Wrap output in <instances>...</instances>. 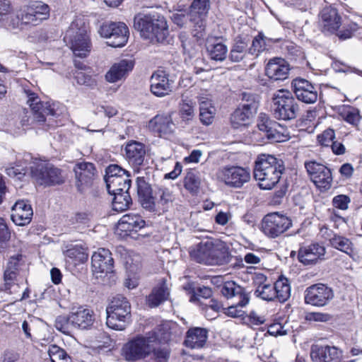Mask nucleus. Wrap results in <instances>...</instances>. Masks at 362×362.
Masks as SVG:
<instances>
[{
    "label": "nucleus",
    "instance_id": "nucleus-1",
    "mask_svg": "<svg viewBox=\"0 0 362 362\" xmlns=\"http://www.w3.org/2000/svg\"><path fill=\"white\" fill-rule=\"evenodd\" d=\"M134 27L142 38L153 43L163 42L169 35L165 18L158 13L136 15Z\"/></svg>",
    "mask_w": 362,
    "mask_h": 362
},
{
    "label": "nucleus",
    "instance_id": "nucleus-2",
    "mask_svg": "<svg viewBox=\"0 0 362 362\" xmlns=\"http://www.w3.org/2000/svg\"><path fill=\"white\" fill-rule=\"evenodd\" d=\"M190 255L197 262L209 265H223L230 259L229 247L222 241L201 243Z\"/></svg>",
    "mask_w": 362,
    "mask_h": 362
},
{
    "label": "nucleus",
    "instance_id": "nucleus-3",
    "mask_svg": "<svg viewBox=\"0 0 362 362\" xmlns=\"http://www.w3.org/2000/svg\"><path fill=\"white\" fill-rule=\"evenodd\" d=\"M160 342L156 332H150L146 336H138L123 347V355L127 361H136L149 356L154 345Z\"/></svg>",
    "mask_w": 362,
    "mask_h": 362
},
{
    "label": "nucleus",
    "instance_id": "nucleus-4",
    "mask_svg": "<svg viewBox=\"0 0 362 362\" xmlns=\"http://www.w3.org/2000/svg\"><path fill=\"white\" fill-rule=\"evenodd\" d=\"M107 327L116 330L125 328L126 322L130 318L131 305L122 295H117L110 300L106 308Z\"/></svg>",
    "mask_w": 362,
    "mask_h": 362
},
{
    "label": "nucleus",
    "instance_id": "nucleus-5",
    "mask_svg": "<svg viewBox=\"0 0 362 362\" xmlns=\"http://www.w3.org/2000/svg\"><path fill=\"white\" fill-rule=\"evenodd\" d=\"M64 40L71 45L75 56L86 57L91 50V44L85 26H80L78 21L71 23L66 30Z\"/></svg>",
    "mask_w": 362,
    "mask_h": 362
},
{
    "label": "nucleus",
    "instance_id": "nucleus-6",
    "mask_svg": "<svg viewBox=\"0 0 362 362\" xmlns=\"http://www.w3.org/2000/svg\"><path fill=\"white\" fill-rule=\"evenodd\" d=\"M291 175L284 162L273 156V205L280 204L290 186Z\"/></svg>",
    "mask_w": 362,
    "mask_h": 362
},
{
    "label": "nucleus",
    "instance_id": "nucleus-7",
    "mask_svg": "<svg viewBox=\"0 0 362 362\" xmlns=\"http://www.w3.org/2000/svg\"><path fill=\"white\" fill-rule=\"evenodd\" d=\"M273 109L275 117L280 119H292L296 117L298 106L287 89L281 88L273 94Z\"/></svg>",
    "mask_w": 362,
    "mask_h": 362
},
{
    "label": "nucleus",
    "instance_id": "nucleus-8",
    "mask_svg": "<svg viewBox=\"0 0 362 362\" xmlns=\"http://www.w3.org/2000/svg\"><path fill=\"white\" fill-rule=\"evenodd\" d=\"M33 178L40 185H54L64 182L61 170L45 162H33L30 166Z\"/></svg>",
    "mask_w": 362,
    "mask_h": 362
},
{
    "label": "nucleus",
    "instance_id": "nucleus-9",
    "mask_svg": "<svg viewBox=\"0 0 362 362\" xmlns=\"http://www.w3.org/2000/svg\"><path fill=\"white\" fill-rule=\"evenodd\" d=\"M99 33L103 37L108 40V45L112 47L124 46L129 35L128 27L122 22L103 23L100 28Z\"/></svg>",
    "mask_w": 362,
    "mask_h": 362
},
{
    "label": "nucleus",
    "instance_id": "nucleus-10",
    "mask_svg": "<svg viewBox=\"0 0 362 362\" xmlns=\"http://www.w3.org/2000/svg\"><path fill=\"white\" fill-rule=\"evenodd\" d=\"M219 180L227 186L240 188L250 180V173L246 168L239 166L225 167L217 173Z\"/></svg>",
    "mask_w": 362,
    "mask_h": 362
},
{
    "label": "nucleus",
    "instance_id": "nucleus-11",
    "mask_svg": "<svg viewBox=\"0 0 362 362\" xmlns=\"http://www.w3.org/2000/svg\"><path fill=\"white\" fill-rule=\"evenodd\" d=\"M21 21L25 25H36L49 16V6L42 1H33L20 9Z\"/></svg>",
    "mask_w": 362,
    "mask_h": 362
},
{
    "label": "nucleus",
    "instance_id": "nucleus-12",
    "mask_svg": "<svg viewBox=\"0 0 362 362\" xmlns=\"http://www.w3.org/2000/svg\"><path fill=\"white\" fill-rule=\"evenodd\" d=\"M211 8L209 0H193L188 11L189 21L198 33H202L206 25V19Z\"/></svg>",
    "mask_w": 362,
    "mask_h": 362
},
{
    "label": "nucleus",
    "instance_id": "nucleus-13",
    "mask_svg": "<svg viewBox=\"0 0 362 362\" xmlns=\"http://www.w3.org/2000/svg\"><path fill=\"white\" fill-rule=\"evenodd\" d=\"M334 298L332 289L322 284L308 287L305 291V303L316 307L327 305Z\"/></svg>",
    "mask_w": 362,
    "mask_h": 362
},
{
    "label": "nucleus",
    "instance_id": "nucleus-14",
    "mask_svg": "<svg viewBox=\"0 0 362 362\" xmlns=\"http://www.w3.org/2000/svg\"><path fill=\"white\" fill-rule=\"evenodd\" d=\"M28 98L27 103L31 108L33 121L39 124H42L46 120V117L55 116L57 114L54 107V104L49 102L42 103L39 97L30 90H25Z\"/></svg>",
    "mask_w": 362,
    "mask_h": 362
},
{
    "label": "nucleus",
    "instance_id": "nucleus-15",
    "mask_svg": "<svg viewBox=\"0 0 362 362\" xmlns=\"http://www.w3.org/2000/svg\"><path fill=\"white\" fill-rule=\"evenodd\" d=\"M305 166L311 180L316 187L324 189L331 187L332 176V172L328 168L315 161L305 163Z\"/></svg>",
    "mask_w": 362,
    "mask_h": 362
},
{
    "label": "nucleus",
    "instance_id": "nucleus-16",
    "mask_svg": "<svg viewBox=\"0 0 362 362\" xmlns=\"http://www.w3.org/2000/svg\"><path fill=\"white\" fill-rule=\"evenodd\" d=\"M151 92L156 97L162 98L170 94L174 81L164 70H157L151 76Z\"/></svg>",
    "mask_w": 362,
    "mask_h": 362
},
{
    "label": "nucleus",
    "instance_id": "nucleus-17",
    "mask_svg": "<svg viewBox=\"0 0 362 362\" xmlns=\"http://www.w3.org/2000/svg\"><path fill=\"white\" fill-rule=\"evenodd\" d=\"M76 179V187L81 192L92 185L97 174L93 163L90 162H80L76 164L74 168Z\"/></svg>",
    "mask_w": 362,
    "mask_h": 362
},
{
    "label": "nucleus",
    "instance_id": "nucleus-18",
    "mask_svg": "<svg viewBox=\"0 0 362 362\" xmlns=\"http://www.w3.org/2000/svg\"><path fill=\"white\" fill-rule=\"evenodd\" d=\"M270 158H272L270 155H261L255 163L254 177L259 181V187L262 189H272V181L269 177L272 172Z\"/></svg>",
    "mask_w": 362,
    "mask_h": 362
},
{
    "label": "nucleus",
    "instance_id": "nucleus-19",
    "mask_svg": "<svg viewBox=\"0 0 362 362\" xmlns=\"http://www.w3.org/2000/svg\"><path fill=\"white\" fill-rule=\"evenodd\" d=\"M310 357L313 362H341L342 351L334 346L313 345Z\"/></svg>",
    "mask_w": 362,
    "mask_h": 362
},
{
    "label": "nucleus",
    "instance_id": "nucleus-20",
    "mask_svg": "<svg viewBox=\"0 0 362 362\" xmlns=\"http://www.w3.org/2000/svg\"><path fill=\"white\" fill-rule=\"evenodd\" d=\"M296 98L305 103H314L317 99V87L306 79L297 78L292 82Z\"/></svg>",
    "mask_w": 362,
    "mask_h": 362
},
{
    "label": "nucleus",
    "instance_id": "nucleus-21",
    "mask_svg": "<svg viewBox=\"0 0 362 362\" xmlns=\"http://www.w3.org/2000/svg\"><path fill=\"white\" fill-rule=\"evenodd\" d=\"M92 268L94 273H111L113 271V258L109 250L99 248L91 258Z\"/></svg>",
    "mask_w": 362,
    "mask_h": 362
},
{
    "label": "nucleus",
    "instance_id": "nucleus-22",
    "mask_svg": "<svg viewBox=\"0 0 362 362\" xmlns=\"http://www.w3.org/2000/svg\"><path fill=\"white\" fill-rule=\"evenodd\" d=\"M33 216V211L31 205L24 200L17 201L11 208V218L16 226L28 225Z\"/></svg>",
    "mask_w": 362,
    "mask_h": 362
},
{
    "label": "nucleus",
    "instance_id": "nucleus-23",
    "mask_svg": "<svg viewBox=\"0 0 362 362\" xmlns=\"http://www.w3.org/2000/svg\"><path fill=\"white\" fill-rule=\"evenodd\" d=\"M146 225L145 221L139 214H127L124 215L118 221L116 232L119 235H128L131 232H137Z\"/></svg>",
    "mask_w": 362,
    "mask_h": 362
},
{
    "label": "nucleus",
    "instance_id": "nucleus-24",
    "mask_svg": "<svg viewBox=\"0 0 362 362\" xmlns=\"http://www.w3.org/2000/svg\"><path fill=\"white\" fill-rule=\"evenodd\" d=\"M134 63L132 60L122 59L115 63L105 74V79L109 83H116L124 80L133 69Z\"/></svg>",
    "mask_w": 362,
    "mask_h": 362
},
{
    "label": "nucleus",
    "instance_id": "nucleus-25",
    "mask_svg": "<svg viewBox=\"0 0 362 362\" xmlns=\"http://www.w3.org/2000/svg\"><path fill=\"white\" fill-rule=\"evenodd\" d=\"M325 254V248L324 246L318 243H313L300 247L298 251V258L304 265H310L315 264Z\"/></svg>",
    "mask_w": 362,
    "mask_h": 362
},
{
    "label": "nucleus",
    "instance_id": "nucleus-26",
    "mask_svg": "<svg viewBox=\"0 0 362 362\" xmlns=\"http://www.w3.org/2000/svg\"><path fill=\"white\" fill-rule=\"evenodd\" d=\"M257 108V104L254 100L251 103L243 104L241 107L237 108L230 117L233 127L238 129L240 126L246 125Z\"/></svg>",
    "mask_w": 362,
    "mask_h": 362
},
{
    "label": "nucleus",
    "instance_id": "nucleus-27",
    "mask_svg": "<svg viewBox=\"0 0 362 362\" xmlns=\"http://www.w3.org/2000/svg\"><path fill=\"white\" fill-rule=\"evenodd\" d=\"M125 158L128 163L134 167H139L143 165L146 158L145 146L137 141L128 143L124 148Z\"/></svg>",
    "mask_w": 362,
    "mask_h": 362
},
{
    "label": "nucleus",
    "instance_id": "nucleus-28",
    "mask_svg": "<svg viewBox=\"0 0 362 362\" xmlns=\"http://www.w3.org/2000/svg\"><path fill=\"white\" fill-rule=\"evenodd\" d=\"M149 128L162 136L173 133L175 124L170 114L158 115L150 120Z\"/></svg>",
    "mask_w": 362,
    "mask_h": 362
},
{
    "label": "nucleus",
    "instance_id": "nucleus-29",
    "mask_svg": "<svg viewBox=\"0 0 362 362\" xmlns=\"http://www.w3.org/2000/svg\"><path fill=\"white\" fill-rule=\"evenodd\" d=\"M70 314V320L74 329H88L95 320L93 312L88 308L80 307L76 311H71Z\"/></svg>",
    "mask_w": 362,
    "mask_h": 362
},
{
    "label": "nucleus",
    "instance_id": "nucleus-30",
    "mask_svg": "<svg viewBox=\"0 0 362 362\" xmlns=\"http://www.w3.org/2000/svg\"><path fill=\"white\" fill-rule=\"evenodd\" d=\"M324 30L335 33L341 26V17L337 9L331 6L325 7L321 11Z\"/></svg>",
    "mask_w": 362,
    "mask_h": 362
},
{
    "label": "nucleus",
    "instance_id": "nucleus-31",
    "mask_svg": "<svg viewBox=\"0 0 362 362\" xmlns=\"http://www.w3.org/2000/svg\"><path fill=\"white\" fill-rule=\"evenodd\" d=\"M208 332L204 328H190L186 333L185 345L190 349L202 348L207 340Z\"/></svg>",
    "mask_w": 362,
    "mask_h": 362
},
{
    "label": "nucleus",
    "instance_id": "nucleus-32",
    "mask_svg": "<svg viewBox=\"0 0 362 362\" xmlns=\"http://www.w3.org/2000/svg\"><path fill=\"white\" fill-rule=\"evenodd\" d=\"M137 193L144 208L152 209L154 205L153 190L151 185L144 177L136 179Z\"/></svg>",
    "mask_w": 362,
    "mask_h": 362
},
{
    "label": "nucleus",
    "instance_id": "nucleus-33",
    "mask_svg": "<svg viewBox=\"0 0 362 362\" xmlns=\"http://www.w3.org/2000/svg\"><path fill=\"white\" fill-rule=\"evenodd\" d=\"M222 294L227 298L239 296L240 300L238 304L240 307H245L249 303L248 294L245 293L244 288L236 284L234 281H226L222 288Z\"/></svg>",
    "mask_w": 362,
    "mask_h": 362
},
{
    "label": "nucleus",
    "instance_id": "nucleus-34",
    "mask_svg": "<svg viewBox=\"0 0 362 362\" xmlns=\"http://www.w3.org/2000/svg\"><path fill=\"white\" fill-rule=\"evenodd\" d=\"M170 295L169 288L166 284V280L163 279L155 286L147 298V303L151 308L158 306L165 301Z\"/></svg>",
    "mask_w": 362,
    "mask_h": 362
},
{
    "label": "nucleus",
    "instance_id": "nucleus-35",
    "mask_svg": "<svg viewBox=\"0 0 362 362\" xmlns=\"http://www.w3.org/2000/svg\"><path fill=\"white\" fill-rule=\"evenodd\" d=\"M109 194L129 191L131 186L130 173H127L122 177H115L105 181Z\"/></svg>",
    "mask_w": 362,
    "mask_h": 362
},
{
    "label": "nucleus",
    "instance_id": "nucleus-36",
    "mask_svg": "<svg viewBox=\"0 0 362 362\" xmlns=\"http://www.w3.org/2000/svg\"><path fill=\"white\" fill-rule=\"evenodd\" d=\"M201 185L200 173L195 169H189L184 179L185 188L192 194H197L199 192Z\"/></svg>",
    "mask_w": 362,
    "mask_h": 362
},
{
    "label": "nucleus",
    "instance_id": "nucleus-37",
    "mask_svg": "<svg viewBox=\"0 0 362 362\" xmlns=\"http://www.w3.org/2000/svg\"><path fill=\"white\" fill-rule=\"evenodd\" d=\"M290 71L289 64L282 58H273V82L288 78Z\"/></svg>",
    "mask_w": 362,
    "mask_h": 362
},
{
    "label": "nucleus",
    "instance_id": "nucleus-38",
    "mask_svg": "<svg viewBox=\"0 0 362 362\" xmlns=\"http://www.w3.org/2000/svg\"><path fill=\"white\" fill-rule=\"evenodd\" d=\"M27 158H23V160H18L15 163L10 164L5 169L6 175L16 180H22L27 173Z\"/></svg>",
    "mask_w": 362,
    "mask_h": 362
},
{
    "label": "nucleus",
    "instance_id": "nucleus-39",
    "mask_svg": "<svg viewBox=\"0 0 362 362\" xmlns=\"http://www.w3.org/2000/svg\"><path fill=\"white\" fill-rule=\"evenodd\" d=\"M334 33L341 40L350 39L356 34L362 40V28L354 22L344 25L341 29L339 28Z\"/></svg>",
    "mask_w": 362,
    "mask_h": 362
},
{
    "label": "nucleus",
    "instance_id": "nucleus-40",
    "mask_svg": "<svg viewBox=\"0 0 362 362\" xmlns=\"http://www.w3.org/2000/svg\"><path fill=\"white\" fill-rule=\"evenodd\" d=\"M291 226V221L285 215L273 212V238L285 232Z\"/></svg>",
    "mask_w": 362,
    "mask_h": 362
},
{
    "label": "nucleus",
    "instance_id": "nucleus-41",
    "mask_svg": "<svg viewBox=\"0 0 362 362\" xmlns=\"http://www.w3.org/2000/svg\"><path fill=\"white\" fill-rule=\"evenodd\" d=\"M206 50L209 58L217 62H223L228 53V47L222 42L209 43Z\"/></svg>",
    "mask_w": 362,
    "mask_h": 362
},
{
    "label": "nucleus",
    "instance_id": "nucleus-42",
    "mask_svg": "<svg viewBox=\"0 0 362 362\" xmlns=\"http://www.w3.org/2000/svg\"><path fill=\"white\" fill-rule=\"evenodd\" d=\"M329 243L334 248L349 256H351L354 253L353 243L347 238L334 234L333 237L329 239Z\"/></svg>",
    "mask_w": 362,
    "mask_h": 362
},
{
    "label": "nucleus",
    "instance_id": "nucleus-43",
    "mask_svg": "<svg viewBox=\"0 0 362 362\" xmlns=\"http://www.w3.org/2000/svg\"><path fill=\"white\" fill-rule=\"evenodd\" d=\"M114 196L112 200V209L116 211H123L127 209L131 204L132 199L129 191L111 193Z\"/></svg>",
    "mask_w": 362,
    "mask_h": 362
},
{
    "label": "nucleus",
    "instance_id": "nucleus-44",
    "mask_svg": "<svg viewBox=\"0 0 362 362\" xmlns=\"http://www.w3.org/2000/svg\"><path fill=\"white\" fill-rule=\"evenodd\" d=\"M215 113L216 109L210 102L203 101L200 103L199 119L203 124L209 125L212 124Z\"/></svg>",
    "mask_w": 362,
    "mask_h": 362
},
{
    "label": "nucleus",
    "instance_id": "nucleus-45",
    "mask_svg": "<svg viewBox=\"0 0 362 362\" xmlns=\"http://www.w3.org/2000/svg\"><path fill=\"white\" fill-rule=\"evenodd\" d=\"M273 288L276 293L275 296L279 301H285L290 296L291 287L286 278L279 277L274 283Z\"/></svg>",
    "mask_w": 362,
    "mask_h": 362
},
{
    "label": "nucleus",
    "instance_id": "nucleus-46",
    "mask_svg": "<svg viewBox=\"0 0 362 362\" xmlns=\"http://www.w3.org/2000/svg\"><path fill=\"white\" fill-rule=\"evenodd\" d=\"M47 353L52 362H72L71 356L57 345H50Z\"/></svg>",
    "mask_w": 362,
    "mask_h": 362
},
{
    "label": "nucleus",
    "instance_id": "nucleus-47",
    "mask_svg": "<svg viewBox=\"0 0 362 362\" xmlns=\"http://www.w3.org/2000/svg\"><path fill=\"white\" fill-rule=\"evenodd\" d=\"M64 255L74 261V264H76L78 262H84L88 259V255L86 253L85 250L81 245H74L68 248L64 252Z\"/></svg>",
    "mask_w": 362,
    "mask_h": 362
},
{
    "label": "nucleus",
    "instance_id": "nucleus-48",
    "mask_svg": "<svg viewBox=\"0 0 362 362\" xmlns=\"http://www.w3.org/2000/svg\"><path fill=\"white\" fill-rule=\"evenodd\" d=\"M247 45L242 40H237L232 47L229 59L233 62H239L245 57Z\"/></svg>",
    "mask_w": 362,
    "mask_h": 362
},
{
    "label": "nucleus",
    "instance_id": "nucleus-49",
    "mask_svg": "<svg viewBox=\"0 0 362 362\" xmlns=\"http://www.w3.org/2000/svg\"><path fill=\"white\" fill-rule=\"evenodd\" d=\"M156 196L158 197V204L162 205L163 208H168L169 204L172 203L175 199L173 192L166 187H158L156 191Z\"/></svg>",
    "mask_w": 362,
    "mask_h": 362
},
{
    "label": "nucleus",
    "instance_id": "nucleus-50",
    "mask_svg": "<svg viewBox=\"0 0 362 362\" xmlns=\"http://www.w3.org/2000/svg\"><path fill=\"white\" fill-rule=\"evenodd\" d=\"M1 25L6 27L7 29L18 28L23 25L21 16L19 10L16 13H9L8 16H5V18L1 23Z\"/></svg>",
    "mask_w": 362,
    "mask_h": 362
},
{
    "label": "nucleus",
    "instance_id": "nucleus-51",
    "mask_svg": "<svg viewBox=\"0 0 362 362\" xmlns=\"http://www.w3.org/2000/svg\"><path fill=\"white\" fill-rule=\"evenodd\" d=\"M71 314L68 316L60 315L56 318L54 327L55 328L64 334H69L71 332L74 327L70 320Z\"/></svg>",
    "mask_w": 362,
    "mask_h": 362
},
{
    "label": "nucleus",
    "instance_id": "nucleus-52",
    "mask_svg": "<svg viewBox=\"0 0 362 362\" xmlns=\"http://www.w3.org/2000/svg\"><path fill=\"white\" fill-rule=\"evenodd\" d=\"M289 139L288 129L279 122H273V142H284Z\"/></svg>",
    "mask_w": 362,
    "mask_h": 362
},
{
    "label": "nucleus",
    "instance_id": "nucleus-53",
    "mask_svg": "<svg viewBox=\"0 0 362 362\" xmlns=\"http://www.w3.org/2000/svg\"><path fill=\"white\" fill-rule=\"evenodd\" d=\"M156 345L153 346V349L151 352L153 354L154 360L156 362H168L170 354V350L168 346L165 345L158 348H156Z\"/></svg>",
    "mask_w": 362,
    "mask_h": 362
},
{
    "label": "nucleus",
    "instance_id": "nucleus-54",
    "mask_svg": "<svg viewBox=\"0 0 362 362\" xmlns=\"http://www.w3.org/2000/svg\"><path fill=\"white\" fill-rule=\"evenodd\" d=\"M266 48L265 40L262 35V34H259L256 36L253 40L251 47L249 48V53L256 56H258L259 54L264 51Z\"/></svg>",
    "mask_w": 362,
    "mask_h": 362
},
{
    "label": "nucleus",
    "instance_id": "nucleus-55",
    "mask_svg": "<svg viewBox=\"0 0 362 362\" xmlns=\"http://www.w3.org/2000/svg\"><path fill=\"white\" fill-rule=\"evenodd\" d=\"M18 274V272L16 270L6 268L4 274V285L2 290L6 291L11 294V286L14 285V280L16 279Z\"/></svg>",
    "mask_w": 362,
    "mask_h": 362
},
{
    "label": "nucleus",
    "instance_id": "nucleus-56",
    "mask_svg": "<svg viewBox=\"0 0 362 362\" xmlns=\"http://www.w3.org/2000/svg\"><path fill=\"white\" fill-rule=\"evenodd\" d=\"M180 114L183 120H190L194 115V107L192 101H182L180 104Z\"/></svg>",
    "mask_w": 362,
    "mask_h": 362
},
{
    "label": "nucleus",
    "instance_id": "nucleus-57",
    "mask_svg": "<svg viewBox=\"0 0 362 362\" xmlns=\"http://www.w3.org/2000/svg\"><path fill=\"white\" fill-rule=\"evenodd\" d=\"M270 124L271 121L269 117L264 113H260L258 118L257 127L261 132H263L265 134V136L269 139L272 137Z\"/></svg>",
    "mask_w": 362,
    "mask_h": 362
},
{
    "label": "nucleus",
    "instance_id": "nucleus-58",
    "mask_svg": "<svg viewBox=\"0 0 362 362\" xmlns=\"http://www.w3.org/2000/svg\"><path fill=\"white\" fill-rule=\"evenodd\" d=\"M129 173L127 170L122 168L118 165H110L105 170V175L104 177L105 182L115 177H122V175Z\"/></svg>",
    "mask_w": 362,
    "mask_h": 362
},
{
    "label": "nucleus",
    "instance_id": "nucleus-59",
    "mask_svg": "<svg viewBox=\"0 0 362 362\" xmlns=\"http://www.w3.org/2000/svg\"><path fill=\"white\" fill-rule=\"evenodd\" d=\"M334 131L332 129H328L324 131L322 134L317 136V141L321 145L329 146L334 142Z\"/></svg>",
    "mask_w": 362,
    "mask_h": 362
},
{
    "label": "nucleus",
    "instance_id": "nucleus-60",
    "mask_svg": "<svg viewBox=\"0 0 362 362\" xmlns=\"http://www.w3.org/2000/svg\"><path fill=\"white\" fill-rule=\"evenodd\" d=\"M74 78L77 83L80 85L92 86L95 84V79L90 75H88L82 71H76L75 73Z\"/></svg>",
    "mask_w": 362,
    "mask_h": 362
},
{
    "label": "nucleus",
    "instance_id": "nucleus-61",
    "mask_svg": "<svg viewBox=\"0 0 362 362\" xmlns=\"http://www.w3.org/2000/svg\"><path fill=\"white\" fill-rule=\"evenodd\" d=\"M305 319L308 322H327L330 319V315L327 313H320V312H310L308 313Z\"/></svg>",
    "mask_w": 362,
    "mask_h": 362
},
{
    "label": "nucleus",
    "instance_id": "nucleus-62",
    "mask_svg": "<svg viewBox=\"0 0 362 362\" xmlns=\"http://www.w3.org/2000/svg\"><path fill=\"white\" fill-rule=\"evenodd\" d=\"M212 296V291L209 287L202 286L194 288L193 294L190 298V301H195L198 300V297L204 298H209Z\"/></svg>",
    "mask_w": 362,
    "mask_h": 362
},
{
    "label": "nucleus",
    "instance_id": "nucleus-63",
    "mask_svg": "<svg viewBox=\"0 0 362 362\" xmlns=\"http://www.w3.org/2000/svg\"><path fill=\"white\" fill-rule=\"evenodd\" d=\"M255 294L263 300H272V287L270 284L259 285L255 291Z\"/></svg>",
    "mask_w": 362,
    "mask_h": 362
},
{
    "label": "nucleus",
    "instance_id": "nucleus-64",
    "mask_svg": "<svg viewBox=\"0 0 362 362\" xmlns=\"http://www.w3.org/2000/svg\"><path fill=\"white\" fill-rule=\"evenodd\" d=\"M350 198L344 194L335 196L332 199L333 206L337 209L345 210L348 208Z\"/></svg>",
    "mask_w": 362,
    "mask_h": 362
}]
</instances>
